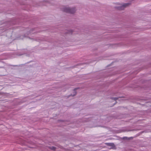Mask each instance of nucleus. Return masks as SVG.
<instances>
[{"label":"nucleus","mask_w":151,"mask_h":151,"mask_svg":"<svg viewBox=\"0 0 151 151\" xmlns=\"http://www.w3.org/2000/svg\"><path fill=\"white\" fill-rule=\"evenodd\" d=\"M56 147H50V148L52 150H55L56 149Z\"/></svg>","instance_id":"obj_7"},{"label":"nucleus","mask_w":151,"mask_h":151,"mask_svg":"<svg viewBox=\"0 0 151 151\" xmlns=\"http://www.w3.org/2000/svg\"><path fill=\"white\" fill-rule=\"evenodd\" d=\"M130 4V3H124L122 4H121L120 6H116L115 8L118 10H124L125 8L128 6Z\"/></svg>","instance_id":"obj_2"},{"label":"nucleus","mask_w":151,"mask_h":151,"mask_svg":"<svg viewBox=\"0 0 151 151\" xmlns=\"http://www.w3.org/2000/svg\"><path fill=\"white\" fill-rule=\"evenodd\" d=\"M61 9L64 12L69 13L71 14L74 13L76 10L75 7L70 8L66 6L63 7L61 8Z\"/></svg>","instance_id":"obj_1"},{"label":"nucleus","mask_w":151,"mask_h":151,"mask_svg":"<svg viewBox=\"0 0 151 151\" xmlns=\"http://www.w3.org/2000/svg\"><path fill=\"white\" fill-rule=\"evenodd\" d=\"M78 88H76L74 89V92H73V94H71L69 96H75L76 94V90Z\"/></svg>","instance_id":"obj_4"},{"label":"nucleus","mask_w":151,"mask_h":151,"mask_svg":"<svg viewBox=\"0 0 151 151\" xmlns=\"http://www.w3.org/2000/svg\"><path fill=\"white\" fill-rule=\"evenodd\" d=\"M124 138V139H126L127 138V137H125Z\"/></svg>","instance_id":"obj_9"},{"label":"nucleus","mask_w":151,"mask_h":151,"mask_svg":"<svg viewBox=\"0 0 151 151\" xmlns=\"http://www.w3.org/2000/svg\"><path fill=\"white\" fill-rule=\"evenodd\" d=\"M44 1H45V2H49V1H48V0H44Z\"/></svg>","instance_id":"obj_8"},{"label":"nucleus","mask_w":151,"mask_h":151,"mask_svg":"<svg viewBox=\"0 0 151 151\" xmlns=\"http://www.w3.org/2000/svg\"><path fill=\"white\" fill-rule=\"evenodd\" d=\"M14 66H17V65H14Z\"/></svg>","instance_id":"obj_10"},{"label":"nucleus","mask_w":151,"mask_h":151,"mask_svg":"<svg viewBox=\"0 0 151 151\" xmlns=\"http://www.w3.org/2000/svg\"><path fill=\"white\" fill-rule=\"evenodd\" d=\"M111 99L116 101L118 99V98L117 97H111Z\"/></svg>","instance_id":"obj_6"},{"label":"nucleus","mask_w":151,"mask_h":151,"mask_svg":"<svg viewBox=\"0 0 151 151\" xmlns=\"http://www.w3.org/2000/svg\"><path fill=\"white\" fill-rule=\"evenodd\" d=\"M67 33L72 34L73 32V31L72 29L69 30L68 31Z\"/></svg>","instance_id":"obj_5"},{"label":"nucleus","mask_w":151,"mask_h":151,"mask_svg":"<svg viewBox=\"0 0 151 151\" xmlns=\"http://www.w3.org/2000/svg\"><path fill=\"white\" fill-rule=\"evenodd\" d=\"M105 144L108 146H111L112 148H114L115 146L114 144L113 143H106Z\"/></svg>","instance_id":"obj_3"}]
</instances>
